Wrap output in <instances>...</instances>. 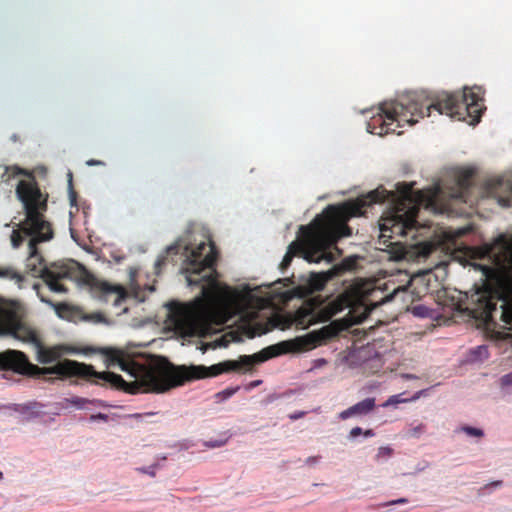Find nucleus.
I'll list each match as a JSON object with an SVG mask.
<instances>
[{"instance_id": "5", "label": "nucleus", "mask_w": 512, "mask_h": 512, "mask_svg": "<svg viewBox=\"0 0 512 512\" xmlns=\"http://www.w3.org/2000/svg\"><path fill=\"white\" fill-rule=\"evenodd\" d=\"M476 267L482 271V284L476 286L464 310L487 328L496 327L499 320L502 328L512 329V239L505 242L497 268Z\"/></svg>"}, {"instance_id": "34", "label": "nucleus", "mask_w": 512, "mask_h": 512, "mask_svg": "<svg viewBox=\"0 0 512 512\" xmlns=\"http://www.w3.org/2000/svg\"><path fill=\"white\" fill-rule=\"evenodd\" d=\"M152 415H153V413L149 412L146 414L135 413V414H132L131 416L138 417V416H152Z\"/></svg>"}, {"instance_id": "17", "label": "nucleus", "mask_w": 512, "mask_h": 512, "mask_svg": "<svg viewBox=\"0 0 512 512\" xmlns=\"http://www.w3.org/2000/svg\"><path fill=\"white\" fill-rule=\"evenodd\" d=\"M394 450L390 446L380 447L375 455V461L383 462L392 457Z\"/></svg>"}, {"instance_id": "16", "label": "nucleus", "mask_w": 512, "mask_h": 512, "mask_svg": "<svg viewBox=\"0 0 512 512\" xmlns=\"http://www.w3.org/2000/svg\"><path fill=\"white\" fill-rule=\"evenodd\" d=\"M38 406L39 405L37 403H31L25 406L16 405L14 411L25 416H38L41 413L40 411L36 410Z\"/></svg>"}, {"instance_id": "11", "label": "nucleus", "mask_w": 512, "mask_h": 512, "mask_svg": "<svg viewBox=\"0 0 512 512\" xmlns=\"http://www.w3.org/2000/svg\"><path fill=\"white\" fill-rule=\"evenodd\" d=\"M37 349V360L42 364H49L56 361L61 356L59 347H45L42 340L34 345Z\"/></svg>"}, {"instance_id": "42", "label": "nucleus", "mask_w": 512, "mask_h": 512, "mask_svg": "<svg viewBox=\"0 0 512 512\" xmlns=\"http://www.w3.org/2000/svg\"><path fill=\"white\" fill-rule=\"evenodd\" d=\"M96 416L102 417V416H105V415H104V414L99 413V414H97Z\"/></svg>"}, {"instance_id": "2", "label": "nucleus", "mask_w": 512, "mask_h": 512, "mask_svg": "<svg viewBox=\"0 0 512 512\" xmlns=\"http://www.w3.org/2000/svg\"><path fill=\"white\" fill-rule=\"evenodd\" d=\"M24 175L28 179L20 180L16 186L17 198L22 202L25 218L14 229L11 234L13 248H19L27 237L28 258L26 268L33 277H40L47 284L49 289L56 293H65L67 288L63 280H79L85 269L76 261L54 263L49 268L43 266L44 259L38 252L37 245L49 241L54 233L51 223L45 219L44 212L47 210V195H44L31 172L18 166H5L1 175L3 182Z\"/></svg>"}, {"instance_id": "39", "label": "nucleus", "mask_w": 512, "mask_h": 512, "mask_svg": "<svg viewBox=\"0 0 512 512\" xmlns=\"http://www.w3.org/2000/svg\"><path fill=\"white\" fill-rule=\"evenodd\" d=\"M495 486H500L502 484V481H496L493 483Z\"/></svg>"}, {"instance_id": "3", "label": "nucleus", "mask_w": 512, "mask_h": 512, "mask_svg": "<svg viewBox=\"0 0 512 512\" xmlns=\"http://www.w3.org/2000/svg\"><path fill=\"white\" fill-rule=\"evenodd\" d=\"M483 109L481 87H465L462 91L455 92L442 91L432 96L423 91L409 92L397 100L382 103L381 114L378 118H373L368 127L374 133L379 125V135L394 133L396 128L412 126L419 119L430 116L432 111L475 125L480 121Z\"/></svg>"}, {"instance_id": "18", "label": "nucleus", "mask_w": 512, "mask_h": 512, "mask_svg": "<svg viewBox=\"0 0 512 512\" xmlns=\"http://www.w3.org/2000/svg\"><path fill=\"white\" fill-rule=\"evenodd\" d=\"M462 432H464L469 437L481 438L484 436V431L480 428L472 427V426H462L460 428Z\"/></svg>"}, {"instance_id": "19", "label": "nucleus", "mask_w": 512, "mask_h": 512, "mask_svg": "<svg viewBox=\"0 0 512 512\" xmlns=\"http://www.w3.org/2000/svg\"><path fill=\"white\" fill-rule=\"evenodd\" d=\"M405 402H407V399L403 398V394H397V395L391 396L386 402H384L382 404V406H384V407L396 406L400 403H405Z\"/></svg>"}, {"instance_id": "21", "label": "nucleus", "mask_w": 512, "mask_h": 512, "mask_svg": "<svg viewBox=\"0 0 512 512\" xmlns=\"http://www.w3.org/2000/svg\"><path fill=\"white\" fill-rule=\"evenodd\" d=\"M362 433L365 435V437L374 436L373 430L367 429L365 432H363V430L360 427L352 428L349 436H350V438L354 439V438L358 437L359 435H361Z\"/></svg>"}, {"instance_id": "41", "label": "nucleus", "mask_w": 512, "mask_h": 512, "mask_svg": "<svg viewBox=\"0 0 512 512\" xmlns=\"http://www.w3.org/2000/svg\"><path fill=\"white\" fill-rule=\"evenodd\" d=\"M3 479V473L0 471V480Z\"/></svg>"}, {"instance_id": "25", "label": "nucleus", "mask_w": 512, "mask_h": 512, "mask_svg": "<svg viewBox=\"0 0 512 512\" xmlns=\"http://www.w3.org/2000/svg\"><path fill=\"white\" fill-rule=\"evenodd\" d=\"M408 502H409V500L407 498H399V499H396V500H392V501H389V502L382 503L379 506L380 507H387V506H390V505L407 504Z\"/></svg>"}, {"instance_id": "20", "label": "nucleus", "mask_w": 512, "mask_h": 512, "mask_svg": "<svg viewBox=\"0 0 512 512\" xmlns=\"http://www.w3.org/2000/svg\"><path fill=\"white\" fill-rule=\"evenodd\" d=\"M84 320L91 321L93 323H103L105 322V316L100 312H94L87 314L83 317Z\"/></svg>"}, {"instance_id": "40", "label": "nucleus", "mask_w": 512, "mask_h": 512, "mask_svg": "<svg viewBox=\"0 0 512 512\" xmlns=\"http://www.w3.org/2000/svg\"><path fill=\"white\" fill-rule=\"evenodd\" d=\"M256 335V332L253 331L252 333L249 334V337H254Z\"/></svg>"}, {"instance_id": "36", "label": "nucleus", "mask_w": 512, "mask_h": 512, "mask_svg": "<svg viewBox=\"0 0 512 512\" xmlns=\"http://www.w3.org/2000/svg\"><path fill=\"white\" fill-rule=\"evenodd\" d=\"M511 375H505L503 378H502V381L503 383H507L510 379Z\"/></svg>"}, {"instance_id": "1", "label": "nucleus", "mask_w": 512, "mask_h": 512, "mask_svg": "<svg viewBox=\"0 0 512 512\" xmlns=\"http://www.w3.org/2000/svg\"><path fill=\"white\" fill-rule=\"evenodd\" d=\"M397 191H387L378 187L355 201L341 205H328L321 214L308 225L299 228V239L293 241L280 263V269H287L295 256H302L308 262L319 263L325 260L331 263L335 260L331 249H335L337 241L342 237L352 235V229L347 222L352 217L361 216L364 209L376 203H388L386 211L380 219L379 243L385 246L393 259H424L427 258L437 245L433 242H419L415 245L403 244L397 237L415 236L418 229V213L421 205L433 206L444 194L440 185L421 191H414L413 184L399 183Z\"/></svg>"}, {"instance_id": "4", "label": "nucleus", "mask_w": 512, "mask_h": 512, "mask_svg": "<svg viewBox=\"0 0 512 512\" xmlns=\"http://www.w3.org/2000/svg\"><path fill=\"white\" fill-rule=\"evenodd\" d=\"M217 256L212 242H201L188 253L186 280L189 286L201 287V294L175 311L180 326L193 327L212 322L216 316L217 303H221L224 313L229 315L240 313L247 304L248 293H241L218 281V273L214 268Z\"/></svg>"}, {"instance_id": "8", "label": "nucleus", "mask_w": 512, "mask_h": 512, "mask_svg": "<svg viewBox=\"0 0 512 512\" xmlns=\"http://www.w3.org/2000/svg\"><path fill=\"white\" fill-rule=\"evenodd\" d=\"M85 281L106 302L112 301L114 305H119L126 298V291L120 285H111L96 279L92 275H86Z\"/></svg>"}, {"instance_id": "31", "label": "nucleus", "mask_w": 512, "mask_h": 512, "mask_svg": "<svg viewBox=\"0 0 512 512\" xmlns=\"http://www.w3.org/2000/svg\"><path fill=\"white\" fill-rule=\"evenodd\" d=\"M166 252H167V254H169V253H175L176 254V253H178V246L177 245H171V246L167 247Z\"/></svg>"}, {"instance_id": "27", "label": "nucleus", "mask_w": 512, "mask_h": 512, "mask_svg": "<svg viewBox=\"0 0 512 512\" xmlns=\"http://www.w3.org/2000/svg\"><path fill=\"white\" fill-rule=\"evenodd\" d=\"M424 430V426L422 424H419L411 429V435L413 436H419Z\"/></svg>"}, {"instance_id": "6", "label": "nucleus", "mask_w": 512, "mask_h": 512, "mask_svg": "<svg viewBox=\"0 0 512 512\" xmlns=\"http://www.w3.org/2000/svg\"><path fill=\"white\" fill-rule=\"evenodd\" d=\"M22 312L21 304L15 301L0 305V335L35 345L41 339L34 328L21 320Z\"/></svg>"}, {"instance_id": "29", "label": "nucleus", "mask_w": 512, "mask_h": 512, "mask_svg": "<svg viewBox=\"0 0 512 512\" xmlns=\"http://www.w3.org/2000/svg\"><path fill=\"white\" fill-rule=\"evenodd\" d=\"M88 166H99V165H105V163L101 160L96 159H90L86 162Z\"/></svg>"}, {"instance_id": "32", "label": "nucleus", "mask_w": 512, "mask_h": 512, "mask_svg": "<svg viewBox=\"0 0 512 512\" xmlns=\"http://www.w3.org/2000/svg\"><path fill=\"white\" fill-rule=\"evenodd\" d=\"M476 352H478L479 355H483V354L487 355L488 350H487V347H485V346H479V347H477Z\"/></svg>"}, {"instance_id": "13", "label": "nucleus", "mask_w": 512, "mask_h": 512, "mask_svg": "<svg viewBox=\"0 0 512 512\" xmlns=\"http://www.w3.org/2000/svg\"><path fill=\"white\" fill-rule=\"evenodd\" d=\"M0 277L14 280L19 288H23L25 276L20 272L16 271L13 267H1L0 266Z\"/></svg>"}, {"instance_id": "38", "label": "nucleus", "mask_w": 512, "mask_h": 512, "mask_svg": "<svg viewBox=\"0 0 512 512\" xmlns=\"http://www.w3.org/2000/svg\"><path fill=\"white\" fill-rule=\"evenodd\" d=\"M89 419L90 420H97V419H99V420H103V421L106 422L109 418L103 417V418H89Z\"/></svg>"}, {"instance_id": "33", "label": "nucleus", "mask_w": 512, "mask_h": 512, "mask_svg": "<svg viewBox=\"0 0 512 512\" xmlns=\"http://www.w3.org/2000/svg\"><path fill=\"white\" fill-rule=\"evenodd\" d=\"M131 365H132V364H130V363H126V362H124V361L120 363L121 369H122L123 371H129V372H130V368H129V366H131Z\"/></svg>"}, {"instance_id": "15", "label": "nucleus", "mask_w": 512, "mask_h": 512, "mask_svg": "<svg viewBox=\"0 0 512 512\" xmlns=\"http://www.w3.org/2000/svg\"><path fill=\"white\" fill-rule=\"evenodd\" d=\"M232 437V433L229 431L222 432L217 438L210 439L203 442L204 447L208 449H215L224 446L229 439Z\"/></svg>"}, {"instance_id": "7", "label": "nucleus", "mask_w": 512, "mask_h": 512, "mask_svg": "<svg viewBox=\"0 0 512 512\" xmlns=\"http://www.w3.org/2000/svg\"><path fill=\"white\" fill-rule=\"evenodd\" d=\"M481 196L494 198L503 207L509 206L512 199V172L486 180Z\"/></svg>"}, {"instance_id": "12", "label": "nucleus", "mask_w": 512, "mask_h": 512, "mask_svg": "<svg viewBox=\"0 0 512 512\" xmlns=\"http://www.w3.org/2000/svg\"><path fill=\"white\" fill-rule=\"evenodd\" d=\"M375 407L374 398H366L355 405L351 406L347 410L340 413L339 416H355V415H367L373 411Z\"/></svg>"}, {"instance_id": "22", "label": "nucleus", "mask_w": 512, "mask_h": 512, "mask_svg": "<svg viewBox=\"0 0 512 512\" xmlns=\"http://www.w3.org/2000/svg\"><path fill=\"white\" fill-rule=\"evenodd\" d=\"M68 176H69V198H70L71 205L74 206L77 204V194H76L75 190L73 189L72 173H69Z\"/></svg>"}, {"instance_id": "43", "label": "nucleus", "mask_w": 512, "mask_h": 512, "mask_svg": "<svg viewBox=\"0 0 512 512\" xmlns=\"http://www.w3.org/2000/svg\"><path fill=\"white\" fill-rule=\"evenodd\" d=\"M41 301L48 303V301L45 300L44 298H41Z\"/></svg>"}, {"instance_id": "35", "label": "nucleus", "mask_w": 512, "mask_h": 512, "mask_svg": "<svg viewBox=\"0 0 512 512\" xmlns=\"http://www.w3.org/2000/svg\"><path fill=\"white\" fill-rule=\"evenodd\" d=\"M86 402L87 401L85 399H77L76 401H74V403L77 404V405L84 404Z\"/></svg>"}, {"instance_id": "30", "label": "nucleus", "mask_w": 512, "mask_h": 512, "mask_svg": "<svg viewBox=\"0 0 512 512\" xmlns=\"http://www.w3.org/2000/svg\"><path fill=\"white\" fill-rule=\"evenodd\" d=\"M166 263V256L159 257L155 262L156 269H159L162 265Z\"/></svg>"}, {"instance_id": "9", "label": "nucleus", "mask_w": 512, "mask_h": 512, "mask_svg": "<svg viewBox=\"0 0 512 512\" xmlns=\"http://www.w3.org/2000/svg\"><path fill=\"white\" fill-rule=\"evenodd\" d=\"M473 171L470 169H464L457 173L455 179V185L447 194L450 198L462 201L464 203L469 202V191L473 179Z\"/></svg>"}, {"instance_id": "10", "label": "nucleus", "mask_w": 512, "mask_h": 512, "mask_svg": "<svg viewBox=\"0 0 512 512\" xmlns=\"http://www.w3.org/2000/svg\"><path fill=\"white\" fill-rule=\"evenodd\" d=\"M352 305L353 299L351 295L348 293H343L320 308L318 311V318L321 322H327L332 317L342 312L344 309L350 308Z\"/></svg>"}, {"instance_id": "23", "label": "nucleus", "mask_w": 512, "mask_h": 512, "mask_svg": "<svg viewBox=\"0 0 512 512\" xmlns=\"http://www.w3.org/2000/svg\"><path fill=\"white\" fill-rule=\"evenodd\" d=\"M239 389V387H236V388H227L219 393L216 394V397L221 399V400H225V399H228L229 397H231L237 390Z\"/></svg>"}, {"instance_id": "28", "label": "nucleus", "mask_w": 512, "mask_h": 512, "mask_svg": "<svg viewBox=\"0 0 512 512\" xmlns=\"http://www.w3.org/2000/svg\"><path fill=\"white\" fill-rule=\"evenodd\" d=\"M55 309H56L57 313H58L59 315H61V312H62L63 310H65V311L69 310V306H68L67 304L61 303V304H57V305L55 306Z\"/></svg>"}, {"instance_id": "14", "label": "nucleus", "mask_w": 512, "mask_h": 512, "mask_svg": "<svg viewBox=\"0 0 512 512\" xmlns=\"http://www.w3.org/2000/svg\"><path fill=\"white\" fill-rule=\"evenodd\" d=\"M167 460L166 455H161L156 458V461L150 466L137 467L136 471L141 474H147L150 477H155L158 469L163 467L162 462Z\"/></svg>"}, {"instance_id": "26", "label": "nucleus", "mask_w": 512, "mask_h": 512, "mask_svg": "<svg viewBox=\"0 0 512 512\" xmlns=\"http://www.w3.org/2000/svg\"><path fill=\"white\" fill-rule=\"evenodd\" d=\"M321 458L322 457L320 455L310 456L305 460V464L308 466L316 465L321 461Z\"/></svg>"}, {"instance_id": "24", "label": "nucleus", "mask_w": 512, "mask_h": 512, "mask_svg": "<svg viewBox=\"0 0 512 512\" xmlns=\"http://www.w3.org/2000/svg\"><path fill=\"white\" fill-rule=\"evenodd\" d=\"M26 420H35V423L38 426H43L44 428H47L49 424L54 421V418H26Z\"/></svg>"}, {"instance_id": "37", "label": "nucleus", "mask_w": 512, "mask_h": 512, "mask_svg": "<svg viewBox=\"0 0 512 512\" xmlns=\"http://www.w3.org/2000/svg\"><path fill=\"white\" fill-rule=\"evenodd\" d=\"M189 447H190V446H189V445H187V444H185V443H182V444L180 445V449H188Z\"/></svg>"}]
</instances>
